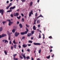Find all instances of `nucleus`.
Instances as JSON below:
<instances>
[{
    "label": "nucleus",
    "mask_w": 60,
    "mask_h": 60,
    "mask_svg": "<svg viewBox=\"0 0 60 60\" xmlns=\"http://www.w3.org/2000/svg\"><path fill=\"white\" fill-rule=\"evenodd\" d=\"M38 28H39V27H41V25H40V24L38 25Z\"/></svg>",
    "instance_id": "c9c22d12"
},
{
    "label": "nucleus",
    "mask_w": 60,
    "mask_h": 60,
    "mask_svg": "<svg viewBox=\"0 0 60 60\" xmlns=\"http://www.w3.org/2000/svg\"><path fill=\"white\" fill-rule=\"evenodd\" d=\"M31 40H33L34 39V37H32L31 38Z\"/></svg>",
    "instance_id": "603ef678"
},
{
    "label": "nucleus",
    "mask_w": 60,
    "mask_h": 60,
    "mask_svg": "<svg viewBox=\"0 0 60 60\" xmlns=\"http://www.w3.org/2000/svg\"><path fill=\"white\" fill-rule=\"evenodd\" d=\"M32 34H34V31L33 30L31 32Z\"/></svg>",
    "instance_id": "7c9ffc66"
},
{
    "label": "nucleus",
    "mask_w": 60,
    "mask_h": 60,
    "mask_svg": "<svg viewBox=\"0 0 60 60\" xmlns=\"http://www.w3.org/2000/svg\"><path fill=\"white\" fill-rule=\"evenodd\" d=\"M37 13H36L35 14V16L36 17H37Z\"/></svg>",
    "instance_id": "09e8293b"
},
{
    "label": "nucleus",
    "mask_w": 60,
    "mask_h": 60,
    "mask_svg": "<svg viewBox=\"0 0 60 60\" xmlns=\"http://www.w3.org/2000/svg\"><path fill=\"white\" fill-rule=\"evenodd\" d=\"M20 34L21 35H24V34H26V33L25 32H22Z\"/></svg>",
    "instance_id": "1a4fd4ad"
},
{
    "label": "nucleus",
    "mask_w": 60,
    "mask_h": 60,
    "mask_svg": "<svg viewBox=\"0 0 60 60\" xmlns=\"http://www.w3.org/2000/svg\"><path fill=\"white\" fill-rule=\"evenodd\" d=\"M29 43H32L33 42V41H28Z\"/></svg>",
    "instance_id": "c85d7f7f"
},
{
    "label": "nucleus",
    "mask_w": 60,
    "mask_h": 60,
    "mask_svg": "<svg viewBox=\"0 0 60 60\" xmlns=\"http://www.w3.org/2000/svg\"><path fill=\"white\" fill-rule=\"evenodd\" d=\"M19 26L20 27V28H21L22 27V24L21 23H20L19 24Z\"/></svg>",
    "instance_id": "a211bd4d"
},
{
    "label": "nucleus",
    "mask_w": 60,
    "mask_h": 60,
    "mask_svg": "<svg viewBox=\"0 0 60 60\" xmlns=\"http://www.w3.org/2000/svg\"><path fill=\"white\" fill-rule=\"evenodd\" d=\"M49 39H52V36H51L49 37Z\"/></svg>",
    "instance_id": "4c0bfd02"
},
{
    "label": "nucleus",
    "mask_w": 60,
    "mask_h": 60,
    "mask_svg": "<svg viewBox=\"0 0 60 60\" xmlns=\"http://www.w3.org/2000/svg\"><path fill=\"white\" fill-rule=\"evenodd\" d=\"M15 8H16V6H14L13 7H11L10 8V9L9 10H8L7 11V12H11L12 11V10H13Z\"/></svg>",
    "instance_id": "f257e3e1"
},
{
    "label": "nucleus",
    "mask_w": 60,
    "mask_h": 60,
    "mask_svg": "<svg viewBox=\"0 0 60 60\" xmlns=\"http://www.w3.org/2000/svg\"><path fill=\"white\" fill-rule=\"evenodd\" d=\"M6 22H7L6 21H4L2 22V23H3V25H4V24L6 23Z\"/></svg>",
    "instance_id": "4be33fe9"
},
{
    "label": "nucleus",
    "mask_w": 60,
    "mask_h": 60,
    "mask_svg": "<svg viewBox=\"0 0 60 60\" xmlns=\"http://www.w3.org/2000/svg\"><path fill=\"white\" fill-rule=\"evenodd\" d=\"M14 47L15 49H16L17 48V45H14Z\"/></svg>",
    "instance_id": "b1692460"
},
{
    "label": "nucleus",
    "mask_w": 60,
    "mask_h": 60,
    "mask_svg": "<svg viewBox=\"0 0 60 60\" xmlns=\"http://www.w3.org/2000/svg\"><path fill=\"white\" fill-rule=\"evenodd\" d=\"M26 26L27 27H29V25H27V24H26Z\"/></svg>",
    "instance_id": "a19ab883"
},
{
    "label": "nucleus",
    "mask_w": 60,
    "mask_h": 60,
    "mask_svg": "<svg viewBox=\"0 0 60 60\" xmlns=\"http://www.w3.org/2000/svg\"><path fill=\"white\" fill-rule=\"evenodd\" d=\"M7 33H8V34H10V33H9L8 31Z\"/></svg>",
    "instance_id": "4d7b16f0"
},
{
    "label": "nucleus",
    "mask_w": 60,
    "mask_h": 60,
    "mask_svg": "<svg viewBox=\"0 0 60 60\" xmlns=\"http://www.w3.org/2000/svg\"><path fill=\"white\" fill-rule=\"evenodd\" d=\"M5 36H6V34H3L2 35H0V39L3 38V37H5Z\"/></svg>",
    "instance_id": "7ed1b4c3"
},
{
    "label": "nucleus",
    "mask_w": 60,
    "mask_h": 60,
    "mask_svg": "<svg viewBox=\"0 0 60 60\" xmlns=\"http://www.w3.org/2000/svg\"><path fill=\"white\" fill-rule=\"evenodd\" d=\"M22 56H23V57L25 59H26V58H27V60H28V59H30V57L29 56H27L26 57V56H25V55H22Z\"/></svg>",
    "instance_id": "f03ea898"
},
{
    "label": "nucleus",
    "mask_w": 60,
    "mask_h": 60,
    "mask_svg": "<svg viewBox=\"0 0 60 60\" xmlns=\"http://www.w3.org/2000/svg\"><path fill=\"white\" fill-rule=\"evenodd\" d=\"M9 3V1L7 0L6 2V3L7 4H8Z\"/></svg>",
    "instance_id": "3c124183"
},
{
    "label": "nucleus",
    "mask_w": 60,
    "mask_h": 60,
    "mask_svg": "<svg viewBox=\"0 0 60 60\" xmlns=\"http://www.w3.org/2000/svg\"><path fill=\"white\" fill-rule=\"evenodd\" d=\"M6 42H8V41L6 40L5 41V43Z\"/></svg>",
    "instance_id": "72a5a7b5"
},
{
    "label": "nucleus",
    "mask_w": 60,
    "mask_h": 60,
    "mask_svg": "<svg viewBox=\"0 0 60 60\" xmlns=\"http://www.w3.org/2000/svg\"><path fill=\"white\" fill-rule=\"evenodd\" d=\"M33 2H31L30 3V6H32L33 5Z\"/></svg>",
    "instance_id": "6ab92c4d"
},
{
    "label": "nucleus",
    "mask_w": 60,
    "mask_h": 60,
    "mask_svg": "<svg viewBox=\"0 0 60 60\" xmlns=\"http://www.w3.org/2000/svg\"><path fill=\"white\" fill-rule=\"evenodd\" d=\"M15 32V29H14L13 30H12V32L13 33H14Z\"/></svg>",
    "instance_id": "cd10ccee"
},
{
    "label": "nucleus",
    "mask_w": 60,
    "mask_h": 60,
    "mask_svg": "<svg viewBox=\"0 0 60 60\" xmlns=\"http://www.w3.org/2000/svg\"><path fill=\"white\" fill-rule=\"evenodd\" d=\"M6 51H4V53L5 54V55H6L7 54V52Z\"/></svg>",
    "instance_id": "5701e85b"
},
{
    "label": "nucleus",
    "mask_w": 60,
    "mask_h": 60,
    "mask_svg": "<svg viewBox=\"0 0 60 60\" xmlns=\"http://www.w3.org/2000/svg\"><path fill=\"white\" fill-rule=\"evenodd\" d=\"M50 55H49L46 58H47V59H49V58H50Z\"/></svg>",
    "instance_id": "2f4dec72"
},
{
    "label": "nucleus",
    "mask_w": 60,
    "mask_h": 60,
    "mask_svg": "<svg viewBox=\"0 0 60 60\" xmlns=\"http://www.w3.org/2000/svg\"><path fill=\"white\" fill-rule=\"evenodd\" d=\"M37 60H40V58H38L37 59Z\"/></svg>",
    "instance_id": "e2e57ef3"
},
{
    "label": "nucleus",
    "mask_w": 60,
    "mask_h": 60,
    "mask_svg": "<svg viewBox=\"0 0 60 60\" xmlns=\"http://www.w3.org/2000/svg\"><path fill=\"white\" fill-rule=\"evenodd\" d=\"M9 44H11V41H9Z\"/></svg>",
    "instance_id": "13d9d810"
},
{
    "label": "nucleus",
    "mask_w": 60,
    "mask_h": 60,
    "mask_svg": "<svg viewBox=\"0 0 60 60\" xmlns=\"http://www.w3.org/2000/svg\"><path fill=\"white\" fill-rule=\"evenodd\" d=\"M34 45H41V44L39 43H35L34 42L33 43Z\"/></svg>",
    "instance_id": "423d86ee"
},
{
    "label": "nucleus",
    "mask_w": 60,
    "mask_h": 60,
    "mask_svg": "<svg viewBox=\"0 0 60 60\" xmlns=\"http://www.w3.org/2000/svg\"><path fill=\"white\" fill-rule=\"evenodd\" d=\"M19 15V14L18 13H14V16L15 17L16 16H18Z\"/></svg>",
    "instance_id": "6e6552de"
},
{
    "label": "nucleus",
    "mask_w": 60,
    "mask_h": 60,
    "mask_svg": "<svg viewBox=\"0 0 60 60\" xmlns=\"http://www.w3.org/2000/svg\"><path fill=\"white\" fill-rule=\"evenodd\" d=\"M19 34H20L19 33L16 32L15 34V37H18Z\"/></svg>",
    "instance_id": "39448f33"
},
{
    "label": "nucleus",
    "mask_w": 60,
    "mask_h": 60,
    "mask_svg": "<svg viewBox=\"0 0 60 60\" xmlns=\"http://www.w3.org/2000/svg\"><path fill=\"white\" fill-rule=\"evenodd\" d=\"M13 49V46H11V50H12V49Z\"/></svg>",
    "instance_id": "49530a36"
},
{
    "label": "nucleus",
    "mask_w": 60,
    "mask_h": 60,
    "mask_svg": "<svg viewBox=\"0 0 60 60\" xmlns=\"http://www.w3.org/2000/svg\"><path fill=\"white\" fill-rule=\"evenodd\" d=\"M33 29L34 30H35L36 29V27H35V26H34L33 27Z\"/></svg>",
    "instance_id": "4468645a"
},
{
    "label": "nucleus",
    "mask_w": 60,
    "mask_h": 60,
    "mask_svg": "<svg viewBox=\"0 0 60 60\" xmlns=\"http://www.w3.org/2000/svg\"><path fill=\"white\" fill-rule=\"evenodd\" d=\"M22 2H25L26 1V0H21Z\"/></svg>",
    "instance_id": "58836bf2"
},
{
    "label": "nucleus",
    "mask_w": 60,
    "mask_h": 60,
    "mask_svg": "<svg viewBox=\"0 0 60 60\" xmlns=\"http://www.w3.org/2000/svg\"><path fill=\"white\" fill-rule=\"evenodd\" d=\"M40 22L41 21H40V20L39 19L38 20H37V24H39V23H40Z\"/></svg>",
    "instance_id": "2eb2a0df"
},
{
    "label": "nucleus",
    "mask_w": 60,
    "mask_h": 60,
    "mask_svg": "<svg viewBox=\"0 0 60 60\" xmlns=\"http://www.w3.org/2000/svg\"><path fill=\"white\" fill-rule=\"evenodd\" d=\"M9 7H9V6H7V7L6 8V9H7V10L8 9H9Z\"/></svg>",
    "instance_id": "f704fd0d"
},
{
    "label": "nucleus",
    "mask_w": 60,
    "mask_h": 60,
    "mask_svg": "<svg viewBox=\"0 0 60 60\" xmlns=\"http://www.w3.org/2000/svg\"><path fill=\"white\" fill-rule=\"evenodd\" d=\"M27 45H26V44H23L22 45V46L23 47H24V48H26L27 47Z\"/></svg>",
    "instance_id": "ddd939ff"
},
{
    "label": "nucleus",
    "mask_w": 60,
    "mask_h": 60,
    "mask_svg": "<svg viewBox=\"0 0 60 60\" xmlns=\"http://www.w3.org/2000/svg\"><path fill=\"white\" fill-rule=\"evenodd\" d=\"M17 56V54H14L13 55V58L15 57V56Z\"/></svg>",
    "instance_id": "473e14b6"
},
{
    "label": "nucleus",
    "mask_w": 60,
    "mask_h": 60,
    "mask_svg": "<svg viewBox=\"0 0 60 60\" xmlns=\"http://www.w3.org/2000/svg\"><path fill=\"white\" fill-rule=\"evenodd\" d=\"M41 49H40V50H38V52L39 54L41 53Z\"/></svg>",
    "instance_id": "bb28decb"
},
{
    "label": "nucleus",
    "mask_w": 60,
    "mask_h": 60,
    "mask_svg": "<svg viewBox=\"0 0 60 60\" xmlns=\"http://www.w3.org/2000/svg\"><path fill=\"white\" fill-rule=\"evenodd\" d=\"M4 9H0V13H1V15H3V14L4 13Z\"/></svg>",
    "instance_id": "20e7f679"
},
{
    "label": "nucleus",
    "mask_w": 60,
    "mask_h": 60,
    "mask_svg": "<svg viewBox=\"0 0 60 60\" xmlns=\"http://www.w3.org/2000/svg\"><path fill=\"white\" fill-rule=\"evenodd\" d=\"M52 51V49H51V50H50V52H51Z\"/></svg>",
    "instance_id": "680f3d73"
},
{
    "label": "nucleus",
    "mask_w": 60,
    "mask_h": 60,
    "mask_svg": "<svg viewBox=\"0 0 60 60\" xmlns=\"http://www.w3.org/2000/svg\"><path fill=\"white\" fill-rule=\"evenodd\" d=\"M11 17L12 18H13V15H12V14H11Z\"/></svg>",
    "instance_id": "ea45409f"
},
{
    "label": "nucleus",
    "mask_w": 60,
    "mask_h": 60,
    "mask_svg": "<svg viewBox=\"0 0 60 60\" xmlns=\"http://www.w3.org/2000/svg\"><path fill=\"white\" fill-rule=\"evenodd\" d=\"M40 0H37V2H38V3H39V1H40Z\"/></svg>",
    "instance_id": "338daca9"
},
{
    "label": "nucleus",
    "mask_w": 60,
    "mask_h": 60,
    "mask_svg": "<svg viewBox=\"0 0 60 60\" xmlns=\"http://www.w3.org/2000/svg\"><path fill=\"white\" fill-rule=\"evenodd\" d=\"M13 42L14 43V44H17V42H15V40L13 41Z\"/></svg>",
    "instance_id": "412c9836"
},
{
    "label": "nucleus",
    "mask_w": 60,
    "mask_h": 60,
    "mask_svg": "<svg viewBox=\"0 0 60 60\" xmlns=\"http://www.w3.org/2000/svg\"><path fill=\"white\" fill-rule=\"evenodd\" d=\"M12 5V3H10V4H9V7H10V6H11V5Z\"/></svg>",
    "instance_id": "e433bc0d"
},
{
    "label": "nucleus",
    "mask_w": 60,
    "mask_h": 60,
    "mask_svg": "<svg viewBox=\"0 0 60 60\" xmlns=\"http://www.w3.org/2000/svg\"><path fill=\"white\" fill-rule=\"evenodd\" d=\"M26 51H28V52H30V49H27L26 50Z\"/></svg>",
    "instance_id": "79ce46f5"
},
{
    "label": "nucleus",
    "mask_w": 60,
    "mask_h": 60,
    "mask_svg": "<svg viewBox=\"0 0 60 60\" xmlns=\"http://www.w3.org/2000/svg\"><path fill=\"white\" fill-rule=\"evenodd\" d=\"M5 40L4 39L3 40H2L3 42H4V41H5Z\"/></svg>",
    "instance_id": "052dcab7"
},
{
    "label": "nucleus",
    "mask_w": 60,
    "mask_h": 60,
    "mask_svg": "<svg viewBox=\"0 0 60 60\" xmlns=\"http://www.w3.org/2000/svg\"><path fill=\"white\" fill-rule=\"evenodd\" d=\"M25 37H22V40H23V39H24L25 38Z\"/></svg>",
    "instance_id": "37998d69"
},
{
    "label": "nucleus",
    "mask_w": 60,
    "mask_h": 60,
    "mask_svg": "<svg viewBox=\"0 0 60 60\" xmlns=\"http://www.w3.org/2000/svg\"><path fill=\"white\" fill-rule=\"evenodd\" d=\"M31 59V60H34V58H32Z\"/></svg>",
    "instance_id": "774afa93"
},
{
    "label": "nucleus",
    "mask_w": 60,
    "mask_h": 60,
    "mask_svg": "<svg viewBox=\"0 0 60 60\" xmlns=\"http://www.w3.org/2000/svg\"><path fill=\"white\" fill-rule=\"evenodd\" d=\"M19 24V21H18L17 22V24L18 25V24Z\"/></svg>",
    "instance_id": "a18cd8bd"
},
{
    "label": "nucleus",
    "mask_w": 60,
    "mask_h": 60,
    "mask_svg": "<svg viewBox=\"0 0 60 60\" xmlns=\"http://www.w3.org/2000/svg\"><path fill=\"white\" fill-rule=\"evenodd\" d=\"M36 20H37V19H36V20H35L34 21V24H36Z\"/></svg>",
    "instance_id": "c756f323"
},
{
    "label": "nucleus",
    "mask_w": 60,
    "mask_h": 60,
    "mask_svg": "<svg viewBox=\"0 0 60 60\" xmlns=\"http://www.w3.org/2000/svg\"><path fill=\"white\" fill-rule=\"evenodd\" d=\"M13 59L15 60H18V58H15V57L13 58Z\"/></svg>",
    "instance_id": "a878e982"
},
{
    "label": "nucleus",
    "mask_w": 60,
    "mask_h": 60,
    "mask_svg": "<svg viewBox=\"0 0 60 60\" xmlns=\"http://www.w3.org/2000/svg\"><path fill=\"white\" fill-rule=\"evenodd\" d=\"M26 31H25V32L26 33V34L27 33H28V29H27V28H26Z\"/></svg>",
    "instance_id": "f3484780"
},
{
    "label": "nucleus",
    "mask_w": 60,
    "mask_h": 60,
    "mask_svg": "<svg viewBox=\"0 0 60 60\" xmlns=\"http://www.w3.org/2000/svg\"><path fill=\"white\" fill-rule=\"evenodd\" d=\"M22 22H24V18H22Z\"/></svg>",
    "instance_id": "864d4df0"
},
{
    "label": "nucleus",
    "mask_w": 60,
    "mask_h": 60,
    "mask_svg": "<svg viewBox=\"0 0 60 60\" xmlns=\"http://www.w3.org/2000/svg\"><path fill=\"white\" fill-rule=\"evenodd\" d=\"M7 21H9V22L10 21V22H11V20H10L7 19Z\"/></svg>",
    "instance_id": "5fc2aeb1"
},
{
    "label": "nucleus",
    "mask_w": 60,
    "mask_h": 60,
    "mask_svg": "<svg viewBox=\"0 0 60 60\" xmlns=\"http://www.w3.org/2000/svg\"><path fill=\"white\" fill-rule=\"evenodd\" d=\"M32 35V34L31 33H29L27 34V36L28 37H30V36H31Z\"/></svg>",
    "instance_id": "9b49d317"
},
{
    "label": "nucleus",
    "mask_w": 60,
    "mask_h": 60,
    "mask_svg": "<svg viewBox=\"0 0 60 60\" xmlns=\"http://www.w3.org/2000/svg\"><path fill=\"white\" fill-rule=\"evenodd\" d=\"M40 17H41V18H43V16L41 15H40L39 16H38L37 17V19H38L39 18H40Z\"/></svg>",
    "instance_id": "f8f14e48"
},
{
    "label": "nucleus",
    "mask_w": 60,
    "mask_h": 60,
    "mask_svg": "<svg viewBox=\"0 0 60 60\" xmlns=\"http://www.w3.org/2000/svg\"><path fill=\"white\" fill-rule=\"evenodd\" d=\"M21 15H22V17H24V14H23L22 13L21 14Z\"/></svg>",
    "instance_id": "8fccbe9b"
},
{
    "label": "nucleus",
    "mask_w": 60,
    "mask_h": 60,
    "mask_svg": "<svg viewBox=\"0 0 60 60\" xmlns=\"http://www.w3.org/2000/svg\"><path fill=\"white\" fill-rule=\"evenodd\" d=\"M22 52H24V50L23 49H22Z\"/></svg>",
    "instance_id": "0e129e2a"
},
{
    "label": "nucleus",
    "mask_w": 60,
    "mask_h": 60,
    "mask_svg": "<svg viewBox=\"0 0 60 60\" xmlns=\"http://www.w3.org/2000/svg\"><path fill=\"white\" fill-rule=\"evenodd\" d=\"M3 27H0V32H2L3 31Z\"/></svg>",
    "instance_id": "dca6fc26"
},
{
    "label": "nucleus",
    "mask_w": 60,
    "mask_h": 60,
    "mask_svg": "<svg viewBox=\"0 0 60 60\" xmlns=\"http://www.w3.org/2000/svg\"><path fill=\"white\" fill-rule=\"evenodd\" d=\"M28 46H31V44H28Z\"/></svg>",
    "instance_id": "6e6d98bb"
},
{
    "label": "nucleus",
    "mask_w": 60,
    "mask_h": 60,
    "mask_svg": "<svg viewBox=\"0 0 60 60\" xmlns=\"http://www.w3.org/2000/svg\"><path fill=\"white\" fill-rule=\"evenodd\" d=\"M13 22H11V21H10L9 22V23H8V25L9 26H11V24H12V23H13Z\"/></svg>",
    "instance_id": "9d476101"
},
{
    "label": "nucleus",
    "mask_w": 60,
    "mask_h": 60,
    "mask_svg": "<svg viewBox=\"0 0 60 60\" xmlns=\"http://www.w3.org/2000/svg\"><path fill=\"white\" fill-rule=\"evenodd\" d=\"M20 58H21V59H23V58L22 57V56H20Z\"/></svg>",
    "instance_id": "c03bdc74"
},
{
    "label": "nucleus",
    "mask_w": 60,
    "mask_h": 60,
    "mask_svg": "<svg viewBox=\"0 0 60 60\" xmlns=\"http://www.w3.org/2000/svg\"><path fill=\"white\" fill-rule=\"evenodd\" d=\"M18 47L19 49H20V48H21V46H20V45H19Z\"/></svg>",
    "instance_id": "de8ad7c7"
},
{
    "label": "nucleus",
    "mask_w": 60,
    "mask_h": 60,
    "mask_svg": "<svg viewBox=\"0 0 60 60\" xmlns=\"http://www.w3.org/2000/svg\"><path fill=\"white\" fill-rule=\"evenodd\" d=\"M33 10H31V11L29 13V17H31V14L32 15H33Z\"/></svg>",
    "instance_id": "0eeeda50"
},
{
    "label": "nucleus",
    "mask_w": 60,
    "mask_h": 60,
    "mask_svg": "<svg viewBox=\"0 0 60 60\" xmlns=\"http://www.w3.org/2000/svg\"><path fill=\"white\" fill-rule=\"evenodd\" d=\"M54 56V54H53V55H52V56H51V57H53V56Z\"/></svg>",
    "instance_id": "69168bd1"
},
{
    "label": "nucleus",
    "mask_w": 60,
    "mask_h": 60,
    "mask_svg": "<svg viewBox=\"0 0 60 60\" xmlns=\"http://www.w3.org/2000/svg\"><path fill=\"white\" fill-rule=\"evenodd\" d=\"M17 18L19 19L21 18V16H19V17H17Z\"/></svg>",
    "instance_id": "aec40b11"
},
{
    "label": "nucleus",
    "mask_w": 60,
    "mask_h": 60,
    "mask_svg": "<svg viewBox=\"0 0 60 60\" xmlns=\"http://www.w3.org/2000/svg\"><path fill=\"white\" fill-rule=\"evenodd\" d=\"M41 38V35L39 33L38 38Z\"/></svg>",
    "instance_id": "393cba45"
},
{
    "label": "nucleus",
    "mask_w": 60,
    "mask_h": 60,
    "mask_svg": "<svg viewBox=\"0 0 60 60\" xmlns=\"http://www.w3.org/2000/svg\"><path fill=\"white\" fill-rule=\"evenodd\" d=\"M8 39L9 40H11V39H10V36H9L8 38Z\"/></svg>",
    "instance_id": "bf43d9fd"
}]
</instances>
